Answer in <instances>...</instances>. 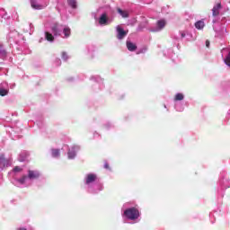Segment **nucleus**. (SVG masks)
Returning a JSON list of instances; mask_svg holds the SVG:
<instances>
[{"instance_id":"obj_1","label":"nucleus","mask_w":230,"mask_h":230,"mask_svg":"<svg viewBox=\"0 0 230 230\" xmlns=\"http://www.w3.org/2000/svg\"><path fill=\"white\" fill-rule=\"evenodd\" d=\"M124 215L128 220H137L139 218V210L136 208H128L124 211Z\"/></svg>"},{"instance_id":"obj_2","label":"nucleus","mask_w":230,"mask_h":230,"mask_svg":"<svg viewBox=\"0 0 230 230\" xmlns=\"http://www.w3.org/2000/svg\"><path fill=\"white\" fill-rule=\"evenodd\" d=\"M116 30H117V39H119V40H123V38L127 37V35L128 34V31H125L119 25L116 27Z\"/></svg>"},{"instance_id":"obj_3","label":"nucleus","mask_w":230,"mask_h":230,"mask_svg":"<svg viewBox=\"0 0 230 230\" xmlns=\"http://www.w3.org/2000/svg\"><path fill=\"white\" fill-rule=\"evenodd\" d=\"M166 20L161 19L156 22V29L154 31H162V30H164L166 27Z\"/></svg>"},{"instance_id":"obj_4","label":"nucleus","mask_w":230,"mask_h":230,"mask_svg":"<svg viewBox=\"0 0 230 230\" xmlns=\"http://www.w3.org/2000/svg\"><path fill=\"white\" fill-rule=\"evenodd\" d=\"M99 24L101 26H107L109 24V17L107 16V13H102L99 18Z\"/></svg>"},{"instance_id":"obj_5","label":"nucleus","mask_w":230,"mask_h":230,"mask_svg":"<svg viewBox=\"0 0 230 230\" xmlns=\"http://www.w3.org/2000/svg\"><path fill=\"white\" fill-rule=\"evenodd\" d=\"M220 10H222V4L218 3L212 9L213 17H217V15H220Z\"/></svg>"},{"instance_id":"obj_6","label":"nucleus","mask_w":230,"mask_h":230,"mask_svg":"<svg viewBox=\"0 0 230 230\" xmlns=\"http://www.w3.org/2000/svg\"><path fill=\"white\" fill-rule=\"evenodd\" d=\"M96 179H98V176L94 173H89L86 176V184H91L93 182H94L96 181Z\"/></svg>"},{"instance_id":"obj_7","label":"nucleus","mask_w":230,"mask_h":230,"mask_svg":"<svg viewBox=\"0 0 230 230\" xmlns=\"http://www.w3.org/2000/svg\"><path fill=\"white\" fill-rule=\"evenodd\" d=\"M126 46L128 51H136V49H137V46L134 44L132 41H127Z\"/></svg>"},{"instance_id":"obj_8","label":"nucleus","mask_w":230,"mask_h":230,"mask_svg":"<svg viewBox=\"0 0 230 230\" xmlns=\"http://www.w3.org/2000/svg\"><path fill=\"white\" fill-rule=\"evenodd\" d=\"M28 177L29 179H39V177H40V173L37 171H29Z\"/></svg>"},{"instance_id":"obj_9","label":"nucleus","mask_w":230,"mask_h":230,"mask_svg":"<svg viewBox=\"0 0 230 230\" xmlns=\"http://www.w3.org/2000/svg\"><path fill=\"white\" fill-rule=\"evenodd\" d=\"M117 12H118L119 14L121 15V17H123V19L128 18V11L122 10L121 8L118 7Z\"/></svg>"},{"instance_id":"obj_10","label":"nucleus","mask_w":230,"mask_h":230,"mask_svg":"<svg viewBox=\"0 0 230 230\" xmlns=\"http://www.w3.org/2000/svg\"><path fill=\"white\" fill-rule=\"evenodd\" d=\"M31 8H34V10H42V5L37 4L35 0L31 1Z\"/></svg>"},{"instance_id":"obj_11","label":"nucleus","mask_w":230,"mask_h":230,"mask_svg":"<svg viewBox=\"0 0 230 230\" xmlns=\"http://www.w3.org/2000/svg\"><path fill=\"white\" fill-rule=\"evenodd\" d=\"M63 33L65 35V39H68V37H71V28L69 27H65L63 29Z\"/></svg>"},{"instance_id":"obj_12","label":"nucleus","mask_w":230,"mask_h":230,"mask_svg":"<svg viewBox=\"0 0 230 230\" xmlns=\"http://www.w3.org/2000/svg\"><path fill=\"white\" fill-rule=\"evenodd\" d=\"M0 164H3V166H8V160L4 158V155H0Z\"/></svg>"},{"instance_id":"obj_13","label":"nucleus","mask_w":230,"mask_h":230,"mask_svg":"<svg viewBox=\"0 0 230 230\" xmlns=\"http://www.w3.org/2000/svg\"><path fill=\"white\" fill-rule=\"evenodd\" d=\"M45 37H46V40H49V42H53L55 40L53 34L49 32H45Z\"/></svg>"},{"instance_id":"obj_14","label":"nucleus","mask_w":230,"mask_h":230,"mask_svg":"<svg viewBox=\"0 0 230 230\" xmlns=\"http://www.w3.org/2000/svg\"><path fill=\"white\" fill-rule=\"evenodd\" d=\"M205 24L203 21H198L195 23V28H197V30H202V28H204Z\"/></svg>"},{"instance_id":"obj_15","label":"nucleus","mask_w":230,"mask_h":230,"mask_svg":"<svg viewBox=\"0 0 230 230\" xmlns=\"http://www.w3.org/2000/svg\"><path fill=\"white\" fill-rule=\"evenodd\" d=\"M67 3L74 10L77 8L76 0H67Z\"/></svg>"},{"instance_id":"obj_16","label":"nucleus","mask_w":230,"mask_h":230,"mask_svg":"<svg viewBox=\"0 0 230 230\" xmlns=\"http://www.w3.org/2000/svg\"><path fill=\"white\" fill-rule=\"evenodd\" d=\"M181 100H184V94L182 93H177L174 97L175 102H181Z\"/></svg>"},{"instance_id":"obj_17","label":"nucleus","mask_w":230,"mask_h":230,"mask_svg":"<svg viewBox=\"0 0 230 230\" xmlns=\"http://www.w3.org/2000/svg\"><path fill=\"white\" fill-rule=\"evenodd\" d=\"M60 156V150L53 149L52 150V157H59Z\"/></svg>"},{"instance_id":"obj_18","label":"nucleus","mask_w":230,"mask_h":230,"mask_svg":"<svg viewBox=\"0 0 230 230\" xmlns=\"http://www.w3.org/2000/svg\"><path fill=\"white\" fill-rule=\"evenodd\" d=\"M52 31H53L54 35H58V33H59V31H58V24H55L52 27Z\"/></svg>"},{"instance_id":"obj_19","label":"nucleus","mask_w":230,"mask_h":230,"mask_svg":"<svg viewBox=\"0 0 230 230\" xmlns=\"http://www.w3.org/2000/svg\"><path fill=\"white\" fill-rule=\"evenodd\" d=\"M75 156H76V152L68 151V159H75Z\"/></svg>"},{"instance_id":"obj_20","label":"nucleus","mask_w":230,"mask_h":230,"mask_svg":"<svg viewBox=\"0 0 230 230\" xmlns=\"http://www.w3.org/2000/svg\"><path fill=\"white\" fill-rule=\"evenodd\" d=\"M6 94H8V90L0 88V96H6Z\"/></svg>"},{"instance_id":"obj_21","label":"nucleus","mask_w":230,"mask_h":230,"mask_svg":"<svg viewBox=\"0 0 230 230\" xmlns=\"http://www.w3.org/2000/svg\"><path fill=\"white\" fill-rule=\"evenodd\" d=\"M26 179H28L27 176H22L18 180V182H20V184H24L26 182Z\"/></svg>"},{"instance_id":"obj_22","label":"nucleus","mask_w":230,"mask_h":230,"mask_svg":"<svg viewBox=\"0 0 230 230\" xmlns=\"http://www.w3.org/2000/svg\"><path fill=\"white\" fill-rule=\"evenodd\" d=\"M225 62L226 66H230V53L226 56Z\"/></svg>"},{"instance_id":"obj_23","label":"nucleus","mask_w":230,"mask_h":230,"mask_svg":"<svg viewBox=\"0 0 230 230\" xmlns=\"http://www.w3.org/2000/svg\"><path fill=\"white\" fill-rule=\"evenodd\" d=\"M4 57H6V50L0 51V58H4Z\"/></svg>"},{"instance_id":"obj_24","label":"nucleus","mask_w":230,"mask_h":230,"mask_svg":"<svg viewBox=\"0 0 230 230\" xmlns=\"http://www.w3.org/2000/svg\"><path fill=\"white\" fill-rule=\"evenodd\" d=\"M62 58H63V60H67V58H68L67 53L62 52Z\"/></svg>"},{"instance_id":"obj_25","label":"nucleus","mask_w":230,"mask_h":230,"mask_svg":"<svg viewBox=\"0 0 230 230\" xmlns=\"http://www.w3.org/2000/svg\"><path fill=\"white\" fill-rule=\"evenodd\" d=\"M13 172H22V168L19 167V166H15L13 168Z\"/></svg>"},{"instance_id":"obj_26","label":"nucleus","mask_w":230,"mask_h":230,"mask_svg":"<svg viewBox=\"0 0 230 230\" xmlns=\"http://www.w3.org/2000/svg\"><path fill=\"white\" fill-rule=\"evenodd\" d=\"M104 168H105V170H111V166L109 165L108 163L104 164Z\"/></svg>"},{"instance_id":"obj_27","label":"nucleus","mask_w":230,"mask_h":230,"mask_svg":"<svg viewBox=\"0 0 230 230\" xmlns=\"http://www.w3.org/2000/svg\"><path fill=\"white\" fill-rule=\"evenodd\" d=\"M206 46L208 47V48H209V40H206Z\"/></svg>"},{"instance_id":"obj_28","label":"nucleus","mask_w":230,"mask_h":230,"mask_svg":"<svg viewBox=\"0 0 230 230\" xmlns=\"http://www.w3.org/2000/svg\"><path fill=\"white\" fill-rule=\"evenodd\" d=\"M17 230H27L26 228H18Z\"/></svg>"},{"instance_id":"obj_29","label":"nucleus","mask_w":230,"mask_h":230,"mask_svg":"<svg viewBox=\"0 0 230 230\" xmlns=\"http://www.w3.org/2000/svg\"><path fill=\"white\" fill-rule=\"evenodd\" d=\"M181 37H186V35L185 34H181Z\"/></svg>"}]
</instances>
